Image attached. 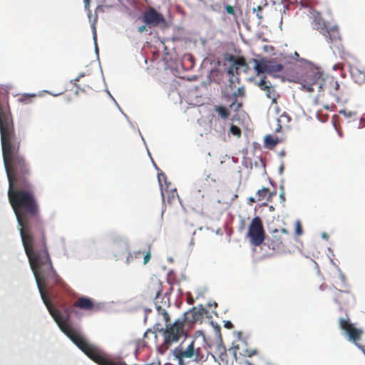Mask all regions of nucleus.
I'll return each instance as SVG.
<instances>
[{"instance_id": "12", "label": "nucleus", "mask_w": 365, "mask_h": 365, "mask_svg": "<svg viewBox=\"0 0 365 365\" xmlns=\"http://www.w3.org/2000/svg\"><path fill=\"white\" fill-rule=\"evenodd\" d=\"M289 237V232L286 229H275L271 233L269 239V247L273 250H278L284 246V242Z\"/></svg>"}, {"instance_id": "3", "label": "nucleus", "mask_w": 365, "mask_h": 365, "mask_svg": "<svg viewBox=\"0 0 365 365\" xmlns=\"http://www.w3.org/2000/svg\"><path fill=\"white\" fill-rule=\"evenodd\" d=\"M257 350H249L243 349V343L233 346L229 349L220 344H217L215 347V361L218 362L220 365H233L234 362L237 359V354L244 356L251 357L257 354Z\"/></svg>"}, {"instance_id": "26", "label": "nucleus", "mask_w": 365, "mask_h": 365, "mask_svg": "<svg viewBox=\"0 0 365 365\" xmlns=\"http://www.w3.org/2000/svg\"><path fill=\"white\" fill-rule=\"evenodd\" d=\"M217 180L215 178L211 175V174L206 175V177L202 180L201 187L205 190L210 187L212 184L216 182Z\"/></svg>"}, {"instance_id": "24", "label": "nucleus", "mask_w": 365, "mask_h": 365, "mask_svg": "<svg viewBox=\"0 0 365 365\" xmlns=\"http://www.w3.org/2000/svg\"><path fill=\"white\" fill-rule=\"evenodd\" d=\"M274 195H275V193L270 192L268 188L263 187L257 192L256 197L257 201H262L265 199L269 201Z\"/></svg>"}, {"instance_id": "36", "label": "nucleus", "mask_w": 365, "mask_h": 365, "mask_svg": "<svg viewBox=\"0 0 365 365\" xmlns=\"http://www.w3.org/2000/svg\"><path fill=\"white\" fill-rule=\"evenodd\" d=\"M147 26H148V25H146V24H145V25H142V26H139V27H138V32H140V33H143V32H144L145 31H146V30H147Z\"/></svg>"}, {"instance_id": "30", "label": "nucleus", "mask_w": 365, "mask_h": 365, "mask_svg": "<svg viewBox=\"0 0 365 365\" xmlns=\"http://www.w3.org/2000/svg\"><path fill=\"white\" fill-rule=\"evenodd\" d=\"M36 96L35 94H24L20 97L19 101L24 103H29Z\"/></svg>"}, {"instance_id": "1", "label": "nucleus", "mask_w": 365, "mask_h": 365, "mask_svg": "<svg viewBox=\"0 0 365 365\" xmlns=\"http://www.w3.org/2000/svg\"><path fill=\"white\" fill-rule=\"evenodd\" d=\"M8 198L15 213L25 252L41 299L54 320L61 315L54 308L48 290L54 287L66 290L67 284L54 269L49 255L45 223L31 182V170L7 174Z\"/></svg>"}, {"instance_id": "4", "label": "nucleus", "mask_w": 365, "mask_h": 365, "mask_svg": "<svg viewBox=\"0 0 365 365\" xmlns=\"http://www.w3.org/2000/svg\"><path fill=\"white\" fill-rule=\"evenodd\" d=\"M166 324L164 329L159 330L163 336L162 348L168 349L173 344L178 342L182 336L186 335L184 329L183 322L177 319L173 324L164 321Z\"/></svg>"}, {"instance_id": "14", "label": "nucleus", "mask_w": 365, "mask_h": 365, "mask_svg": "<svg viewBox=\"0 0 365 365\" xmlns=\"http://www.w3.org/2000/svg\"><path fill=\"white\" fill-rule=\"evenodd\" d=\"M227 60L232 63V65L227 69V73L231 76L230 79L231 83H234V78L235 76H238V70L240 66H246L247 63L245 58L243 56L236 57L233 55H229Z\"/></svg>"}, {"instance_id": "31", "label": "nucleus", "mask_w": 365, "mask_h": 365, "mask_svg": "<svg viewBox=\"0 0 365 365\" xmlns=\"http://www.w3.org/2000/svg\"><path fill=\"white\" fill-rule=\"evenodd\" d=\"M230 133L237 138H240L242 135V131L240 128L235 125H231L230 128Z\"/></svg>"}, {"instance_id": "22", "label": "nucleus", "mask_w": 365, "mask_h": 365, "mask_svg": "<svg viewBox=\"0 0 365 365\" xmlns=\"http://www.w3.org/2000/svg\"><path fill=\"white\" fill-rule=\"evenodd\" d=\"M351 76L356 83L362 84L365 83V71L354 68L351 70Z\"/></svg>"}, {"instance_id": "40", "label": "nucleus", "mask_w": 365, "mask_h": 365, "mask_svg": "<svg viewBox=\"0 0 365 365\" xmlns=\"http://www.w3.org/2000/svg\"><path fill=\"white\" fill-rule=\"evenodd\" d=\"M81 76H83V75H81L80 76H78V78H76L75 80H74V85L78 87V86L77 85L76 82H78L79 81V78Z\"/></svg>"}, {"instance_id": "23", "label": "nucleus", "mask_w": 365, "mask_h": 365, "mask_svg": "<svg viewBox=\"0 0 365 365\" xmlns=\"http://www.w3.org/2000/svg\"><path fill=\"white\" fill-rule=\"evenodd\" d=\"M290 121L291 117L286 112H283L277 118L278 127L276 131H279L283 127H288Z\"/></svg>"}, {"instance_id": "7", "label": "nucleus", "mask_w": 365, "mask_h": 365, "mask_svg": "<svg viewBox=\"0 0 365 365\" xmlns=\"http://www.w3.org/2000/svg\"><path fill=\"white\" fill-rule=\"evenodd\" d=\"M322 35L325 37L334 52H336L339 55L344 53L342 38L338 26H329L325 31V34H322Z\"/></svg>"}, {"instance_id": "21", "label": "nucleus", "mask_w": 365, "mask_h": 365, "mask_svg": "<svg viewBox=\"0 0 365 365\" xmlns=\"http://www.w3.org/2000/svg\"><path fill=\"white\" fill-rule=\"evenodd\" d=\"M75 307H78L85 311H90L95 309V304L93 300L86 297H79L73 304Z\"/></svg>"}, {"instance_id": "25", "label": "nucleus", "mask_w": 365, "mask_h": 365, "mask_svg": "<svg viewBox=\"0 0 365 365\" xmlns=\"http://www.w3.org/2000/svg\"><path fill=\"white\" fill-rule=\"evenodd\" d=\"M213 109L217 113L218 117L223 120L227 119L230 115L229 108L223 106H215Z\"/></svg>"}, {"instance_id": "13", "label": "nucleus", "mask_w": 365, "mask_h": 365, "mask_svg": "<svg viewBox=\"0 0 365 365\" xmlns=\"http://www.w3.org/2000/svg\"><path fill=\"white\" fill-rule=\"evenodd\" d=\"M205 314H207V310L203 307H192L185 313L184 318L181 321L183 322V326L185 324L190 325L198 321H202Z\"/></svg>"}, {"instance_id": "2", "label": "nucleus", "mask_w": 365, "mask_h": 365, "mask_svg": "<svg viewBox=\"0 0 365 365\" xmlns=\"http://www.w3.org/2000/svg\"><path fill=\"white\" fill-rule=\"evenodd\" d=\"M212 346L207 344L205 336L192 339H185L172 351L178 365H187V362L202 364L210 357L215 359L211 351Z\"/></svg>"}, {"instance_id": "19", "label": "nucleus", "mask_w": 365, "mask_h": 365, "mask_svg": "<svg viewBox=\"0 0 365 365\" xmlns=\"http://www.w3.org/2000/svg\"><path fill=\"white\" fill-rule=\"evenodd\" d=\"M312 24L313 28L322 34H325V31L329 27L319 12H314Z\"/></svg>"}, {"instance_id": "8", "label": "nucleus", "mask_w": 365, "mask_h": 365, "mask_svg": "<svg viewBox=\"0 0 365 365\" xmlns=\"http://www.w3.org/2000/svg\"><path fill=\"white\" fill-rule=\"evenodd\" d=\"M253 61L255 62V70L257 75L264 73L274 75L283 69V66L274 59H261L259 61L253 59Z\"/></svg>"}, {"instance_id": "18", "label": "nucleus", "mask_w": 365, "mask_h": 365, "mask_svg": "<svg viewBox=\"0 0 365 365\" xmlns=\"http://www.w3.org/2000/svg\"><path fill=\"white\" fill-rule=\"evenodd\" d=\"M142 256H143V264H146L151 257L150 249V247L147 251H136L133 252H130L126 258V263L129 264L133 262L135 259H140Z\"/></svg>"}, {"instance_id": "16", "label": "nucleus", "mask_w": 365, "mask_h": 365, "mask_svg": "<svg viewBox=\"0 0 365 365\" xmlns=\"http://www.w3.org/2000/svg\"><path fill=\"white\" fill-rule=\"evenodd\" d=\"M257 86L262 91L266 92L267 98L272 100L273 102H276L277 98L279 96L274 88L272 86L269 81H266V76H263L260 81L257 83Z\"/></svg>"}, {"instance_id": "29", "label": "nucleus", "mask_w": 365, "mask_h": 365, "mask_svg": "<svg viewBox=\"0 0 365 365\" xmlns=\"http://www.w3.org/2000/svg\"><path fill=\"white\" fill-rule=\"evenodd\" d=\"M344 295L348 296V295H349V292H347V291H341V290H339L338 292L336 298L335 299V302L339 303V304L345 303L346 301L343 300V296Z\"/></svg>"}, {"instance_id": "42", "label": "nucleus", "mask_w": 365, "mask_h": 365, "mask_svg": "<svg viewBox=\"0 0 365 365\" xmlns=\"http://www.w3.org/2000/svg\"><path fill=\"white\" fill-rule=\"evenodd\" d=\"M86 3V7H87L89 5L90 0H84Z\"/></svg>"}, {"instance_id": "5", "label": "nucleus", "mask_w": 365, "mask_h": 365, "mask_svg": "<svg viewBox=\"0 0 365 365\" xmlns=\"http://www.w3.org/2000/svg\"><path fill=\"white\" fill-rule=\"evenodd\" d=\"M163 292L162 284L159 280L155 279L149 282L147 288V294L155 299V304L158 313L163 317V319L166 322L170 321V315L166 311V308L169 307L168 301L161 302L162 304H159L158 299L161 297Z\"/></svg>"}, {"instance_id": "38", "label": "nucleus", "mask_w": 365, "mask_h": 365, "mask_svg": "<svg viewBox=\"0 0 365 365\" xmlns=\"http://www.w3.org/2000/svg\"><path fill=\"white\" fill-rule=\"evenodd\" d=\"M225 327L226 328H228V329H232V328L233 327V325H232V322H227L225 323Z\"/></svg>"}, {"instance_id": "39", "label": "nucleus", "mask_w": 365, "mask_h": 365, "mask_svg": "<svg viewBox=\"0 0 365 365\" xmlns=\"http://www.w3.org/2000/svg\"><path fill=\"white\" fill-rule=\"evenodd\" d=\"M357 346L362 350L363 353L365 355V345L357 344Z\"/></svg>"}, {"instance_id": "9", "label": "nucleus", "mask_w": 365, "mask_h": 365, "mask_svg": "<svg viewBox=\"0 0 365 365\" xmlns=\"http://www.w3.org/2000/svg\"><path fill=\"white\" fill-rule=\"evenodd\" d=\"M302 88L308 91L312 92L314 91V87H317L319 91L322 89V79L318 72L309 71L306 72L304 78L300 82Z\"/></svg>"}, {"instance_id": "6", "label": "nucleus", "mask_w": 365, "mask_h": 365, "mask_svg": "<svg viewBox=\"0 0 365 365\" xmlns=\"http://www.w3.org/2000/svg\"><path fill=\"white\" fill-rule=\"evenodd\" d=\"M247 236L250 242L255 246L261 245L265 239V232L263 223L259 217H255L251 221L248 227Z\"/></svg>"}, {"instance_id": "43", "label": "nucleus", "mask_w": 365, "mask_h": 365, "mask_svg": "<svg viewBox=\"0 0 365 365\" xmlns=\"http://www.w3.org/2000/svg\"><path fill=\"white\" fill-rule=\"evenodd\" d=\"M294 56H295L296 57H299V54H298L296 51L294 52Z\"/></svg>"}, {"instance_id": "17", "label": "nucleus", "mask_w": 365, "mask_h": 365, "mask_svg": "<svg viewBox=\"0 0 365 365\" xmlns=\"http://www.w3.org/2000/svg\"><path fill=\"white\" fill-rule=\"evenodd\" d=\"M340 85L339 82L333 77H327L322 79V89L327 90L329 93H333L336 97V101H339V98L336 96V92L339 90Z\"/></svg>"}, {"instance_id": "44", "label": "nucleus", "mask_w": 365, "mask_h": 365, "mask_svg": "<svg viewBox=\"0 0 365 365\" xmlns=\"http://www.w3.org/2000/svg\"><path fill=\"white\" fill-rule=\"evenodd\" d=\"M247 364H248L249 365H251V364H250L249 362H247Z\"/></svg>"}, {"instance_id": "41", "label": "nucleus", "mask_w": 365, "mask_h": 365, "mask_svg": "<svg viewBox=\"0 0 365 365\" xmlns=\"http://www.w3.org/2000/svg\"><path fill=\"white\" fill-rule=\"evenodd\" d=\"M145 311V313L147 314L148 312H150L151 309H146ZM145 320H147V314L145 317Z\"/></svg>"}, {"instance_id": "32", "label": "nucleus", "mask_w": 365, "mask_h": 365, "mask_svg": "<svg viewBox=\"0 0 365 365\" xmlns=\"http://www.w3.org/2000/svg\"><path fill=\"white\" fill-rule=\"evenodd\" d=\"M303 230L299 221H297L295 223V233L297 235L299 236L302 234Z\"/></svg>"}, {"instance_id": "15", "label": "nucleus", "mask_w": 365, "mask_h": 365, "mask_svg": "<svg viewBox=\"0 0 365 365\" xmlns=\"http://www.w3.org/2000/svg\"><path fill=\"white\" fill-rule=\"evenodd\" d=\"M164 180L165 183L167 184V178L166 175L164 173L158 174V181L161 187V195L163 198L165 199V197L166 195L168 202L171 204L173 202V201L175 200L177 197H178V194L177 192L176 189H171V190H168V185H167L166 188L165 190L163 189V185L162 181Z\"/></svg>"}, {"instance_id": "20", "label": "nucleus", "mask_w": 365, "mask_h": 365, "mask_svg": "<svg viewBox=\"0 0 365 365\" xmlns=\"http://www.w3.org/2000/svg\"><path fill=\"white\" fill-rule=\"evenodd\" d=\"M245 95V91L243 87H240L237 90L233 93L230 100L232 101L231 103L229 106L230 109H233L235 111H238L241 107L242 106V103L241 102H238L237 100V96L244 97Z\"/></svg>"}, {"instance_id": "35", "label": "nucleus", "mask_w": 365, "mask_h": 365, "mask_svg": "<svg viewBox=\"0 0 365 365\" xmlns=\"http://www.w3.org/2000/svg\"><path fill=\"white\" fill-rule=\"evenodd\" d=\"M344 66L341 63H336L333 66L334 70H343Z\"/></svg>"}, {"instance_id": "27", "label": "nucleus", "mask_w": 365, "mask_h": 365, "mask_svg": "<svg viewBox=\"0 0 365 365\" xmlns=\"http://www.w3.org/2000/svg\"><path fill=\"white\" fill-rule=\"evenodd\" d=\"M279 143L277 139L274 138L272 135H268L264 138V144L267 147L273 148Z\"/></svg>"}, {"instance_id": "34", "label": "nucleus", "mask_w": 365, "mask_h": 365, "mask_svg": "<svg viewBox=\"0 0 365 365\" xmlns=\"http://www.w3.org/2000/svg\"><path fill=\"white\" fill-rule=\"evenodd\" d=\"M225 10L229 14L234 15L235 14V9L232 6L227 5L225 6Z\"/></svg>"}, {"instance_id": "28", "label": "nucleus", "mask_w": 365, "mask_h": 365, "mask_svg": "<svg viewBox=\"0 0 365 365\" xmlns=\"http://www.w3.org/2000/svg\"><path fill=\"white\" fill-rule=\"evenodd\" d=\"M150 336H153L154 339L156 340L158 338V336L155 331H153L150 329H148L143 335V345L147 346L148 341H146L147 339H149Z\"/></svg>"}, {"instance_id": "37", "label": "nucleus", "mask_w": 365, "mask_h": 365, "mask_svg": "<svg viewBox=\"0 0 365 365\" xmlns=\"http://www.w3.org/2000/svg\"><path fill=\"white\" fill-rule=\"evenodd\" d=\"M248 200V202H249V203H250V204L253 203V202H257V197H250L248 198V200Z\"/></svg>"}, {"instance_id": "11", "label": "nucleus", "mask_w": 365, "mask_h": 365, "mask_svg": "<svg viewBox=\"0 0 365 365\" xmlns=\"http://www.w3.org/2000/svg\"><path fill=\"white\" fill-rule=\"evenodd\" d=\"M142 21L150 28L156 27L165 23L163 15L151 6H149L143 13Z\"/></svg>"}, {"instance_id": "10", "label": "nucleus", "mask_w": 365, "mask_h": 365, "mask_svg": "<svg viewBox=\"0 0 365 365\" xmlns=\"http://www.w3.org/2000/svg\"><path fill=\"white\" fill-rule=\"evenodd\" d=\"M339 324L340 328L346 333L349 340L354 341L356 346L357 344H359L358 341L361 337L363 331L356 328L354 325L350 322L349 317L346 319L339 318Z\"/></svg>"}, {"instance_id": "33", "label": "nucleus", "mask_w": 365, "mask_h": 365, "mask_svg": "<svg viewBox=\"0 0 365 365\" xmlns=\"http://www.w3.org/2000/svg\"><path fill=\"white\" fill-rule=\"evenodd\" d=\"M262 8L260 6H258L257 8L253 9V11L256 12L257 16L261 21L263 19V16L262 14Z\"/></svg>"}]
</instances>
